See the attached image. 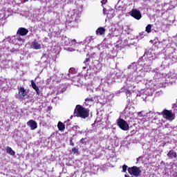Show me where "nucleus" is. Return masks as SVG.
<instances>
[{
	"instance_id": "1",
	"label": "nucleus",
	"mask_w": 177,
	"mask_h": 177,
	"mask_svg": "<svg viewBox=\"0 0 177 177\" xmlns=\"http://www.w3.org/2000/svg\"><path fill=\"white\" fill-rule=\"evenodd\" d=\"M80 15L81 12H80V10L78 9H75L71 12V17L69 21L70 27H77L80 21Z\"/></svg>"
},
{
	"instance_id": "2",
	"label": "nucleus",
	"mask_w": 177,
	"mask_h": 177,
	"mask_svg": "<svg viewBox=\"0 0 177 177\" xmlns=\"http://www.w3.org/2000/svg\"><path fill=\"white\" fill-rule=\"evenodd\" d=\"M73 116L81 117V118L84 119L87 118V117H89V110L85 107H82L80 105H77L73 113Z\"/></svg>"
},
{
	"instance_id": "3",
	"label": "nucleus",
	"mask_w": 177,
	"mask_h": 177,
	"mask_svg": "<svg viewBox=\"0 0 177 177\" xmlns=\"http://www.w3.org/2000/svg\"><path fill=\"white\" fill-rule=\"evenodd\" d=\"M117 124L119 128L122 131H129V124L127 121L124 120L122 118H119L117 120Z\"/></svg>"
},
{
	"instance_id": "4",
	"label": "nucleus",
	"mask_w": 177,
	"mask_h": 177,
	"mask_svg": "<svg viewBox=\"0 0 177 177\" xmlns=\"http://www.w3.org/2000/svg\"><path fill=\"white\" fill-rule=\"evenodd\" d=\"M128 172L130 175H133V176H140V174H142V171L140 169L136 166H133V167H129L128 169Z\"/></svg>"
},
{
	"instance_id": "5",
	"label": "nucleus",
	"mask_w": 177,
	"mask_h": 177,
	"mask_svg": "<svg viewBox=\"0 0 177 177\" xmlns=\"http://www.w3.org/2000/svg\"><path fill=\"white\" fill-rule=\"evenodd\" d=\"M142 59H146V62H147V60H151V62H153V60H154V56L151 53V49H146Z\"/></svg>"
},
{
	"instance_id": "6",
	"label": "nucleus",
	"mask_w": 177,
	"mask_h": 177,
	"mask_svg": "<svg viewBox=\"0 0 177 177\" xmlns=\"http://www.w3.org/2000/svg\"><path fill=\"white\" fill-rule=\"evenodd\" d=\"M75 74H77V71L74 68H71L65 78H66V80H71V81L74 82L75 80Z\"/></svg>"
},
{
	"instance_id": "7",
	"label": "nucleus",
	"mask_w": 177,
	"mask_h": 177,
	"mask_svg": "<svg viewBox=\"0 0 177 177\" xmlns=\"http://www.w3.org/2000/svg\"><path fill=\"white\" fill-rule=\"evenodd\" d=\"M152 73L154 75L153 80H147V82H157L156 80H160V78L162 77V75H161L158 69H153Z\"/></svg>"
},
{
	"instance_id": "8",
	"label": "nucleus",
	"mask_w": 177,
	"mask_h": 177,
	"mask_svg": "<svg viewBox=\"0 0 177 177\" xmlns=\"http://www.w3.org/2000/svg\"><path fill=\"white\" fill-rule=\"evenodd\" d=\"M130 15L131 17L136 19V20H140L142 19V13H140V11L139 10H131V11L130 12Z\"/></svg>"
},
{
	"instance_id": "9",
	"label": "nucleus",
	"mask_w": 177,
	"mask_h": 177,
	"mask_svg": "<svg viewBox=\"0 0 177 177\" xmlns=\"http://www.w3.org/2000/svg\"><path fill=\"white\" fill-rule=\"evenodd\" d=\"M30 48L31 49H35V50L42 49V41L35 39L31 43Z\"/></svg>"
},
{
	"instance_id": "10",
	"label": "nucleus",
	"mask_w": 177,
	"mask_h": 177,
	"mask_svg": "<svg viewBox=\"0 0 177 177\" xmlns=\"http://www.w3.org/2000/svg\"><path fill=\"white\" fill-rule=\"evenodd\" d=\"M163 117L167 118V120H169V121H172L175 119V115L172 113L171 111L165 110L163 111Z\"/></svg>"
},
{
	"instance_id": "11",
	"label": "nucleus",
	"mask_w": 177,
	"mask_h": 177,
	"mask_svg": "<svg viewBox=\"0 0 177 177\" xmlns=\"http://www.w3.org/2000/svg\"><path fill=\"white\" fill-rule=\"evenodd\" d=\"M97 99V97H90L86 98L84 102L85 106H88L89 107H91L93 103H95V102L97 103L99 102Z\"/></svg>"
},
{
	"instance_id": "12",
	"label": "nucleus",
	"mask_w": 177,
	"mask_h": 177,
	"mask_svg": "<svg viewBox=\"0 0 177 177\" xmlns=\"http://www.w3.org/2000/svg\"><path fill=\"white\" fill-rule=\"evenodd\" d=\"M27 125L30 128L31 131H35L37 128H38V123L35 122L34 120H30L29 121L27 122Z\"/></svg>"
},
{
	"instance_id": "13",
	"label": "nucleus",
	"mask_w": 177,
	"mask_h": 177,
	"mask_svg": "<svg viewBox=\"0 0 177 177\" xmlns=\"http://www.w3.org/2000/svg\"><path fill=\"white\" fill-rule=\"evenodd\" d=\"M75 45H77V41H75V39H71L69 45L68 46L69 47L66 48V50L68 52H74V50H75Z\"/></svg>"
},
{
	"instance_id": "14",
	"label": "nucleus",
	"mask_w": 177,
	"mask_h": 177,
	"mask_svg": "<svg viewBox=\"0 0 177 177\" xmlns=\"http://www.w3.org/2000/svg\"><path fill=\"white\" fill-rule=\"evenodd\" d=\"M151 64H153V61L147 60L146 63L144 64V71L149 73V71H151Z\"/></svg>"
},
{
	"instance_id": "15",
	"label": "nucleus",
	"mask_w": 177,
	"mask_h": 177,
	"mask_svg": "<svg viewBox=\"0 0 177 177\" xmlns=\"http://www.w3.org/2000/svg\"><path fill=\"white\" fill-rule=\"evenodd\" d=\"M139 67H140V65H139V64H138L137 62H133L128 66V68L129 70H130V71H133L135 73V71H136L138 68H139Z\"/></svg>"
},
{
	"instance_id": "16",
	"label": "nucleus",
	"mask_w": 177,
	"mask_h": 177,
	"mask_svg": "<svg viewBox=\"0 0 177 177\" xmlns=\"http://www.w3.org/2000/svg\"><path fill=\"white\" fill-rule=\"evenodd\" d=\"M17 34L22 36L27 35V34H28V29L25 28H19L17 30Z\"/></svg>"
},
{
	"instance_id": "17",
	"label": "nucleus",
	"mask_w": 177,
	"mask_h": 177,
	"mask_svg": "<svg viewBox=\"0 0 177 177\" xmlns=\"http://www.w3.org/2000/svg\"><path fill=\"white\" fill-rule=\"evenodd\" d=\"M167 156L169 160H172V158H176L177 157L176 152H175V151H174L173 149L170 150L167 153Z\"/></svg>"
},
{
	"instance_id": "18",
	"label": "nucleus",
	"mask_w": 177,
	"mask_h": 177,
	"mask_svg": "<svg viewBox=\"0 0 177 177\" xmlns=\"http://www.w3.org/2000/svg\"><path fill=\"white\" fill-rule=\"evenodd\" d=\"M30 82H31L32 88L35 91V92L37 93V95H39V94L41 93V91H39V88L37 86V84L34 82V80H31Z\"/></svg>"
},
{
	"instance_id": "19",
	"label": "nucleus",
	"mask_w": 177,
	"mask_h": 177,
	"mask_svg": "<svg viewBox=\"0 0 177 177\" xmlns=\"http://www.w3.org/2000/svg\"><path fill=\"white\" fill-rule=\"evenodd\" d=\"M89 58H86L84 62V64H85V66L82 67V75H84V71H87L86 68H88V65L89 64Z\"/></svg>"
},
{
	"instance_id": "20",
	"label": "nucleus",
	"mask_w": 177,
	"mask_h": 177,
	"mask_svg": "<svg viewBox=\"0 0 177 177\" xmlns=\"http://www.w3.org/2000/svg\"><path fill=\"white\" fill-rule=\"evenodd\" d=\"M106 32V29L104 28L100 27L96 30L97 35H103Z\"/></svg>"
},
{
	"instance_id": "21",
	"label": "nucleus",
	"mask_w": 177,
	"mask_h": 177,
	"mask_svg": "<svg viewBox=\"0 0 177 177\" xmlns=\"http://www.w3.org/2000/svg\"><path fill=\"white\" fill-rule=\"evenodd\" d=\"M19 99H20L21 97H24V96H26V95H27V93L26 92V90L24 89V88H21L19 90Z\"/></svg>"
},
{
	"instance_id": "22",
	"label": "nucleus",
	"mask_w": 177,
	"mask_h": 177,
	"mask_svg": "<svg viewBox=\"0 0 177 177\" xmlns=\"http://www.w3.org/2000/svg\"><path fill=\"white\" fill-rule=\"evenodd\" d=\"M91 42H93V37L88 36L84 40V44L89 45Z\"/></svg>"
},
{
	"instance_id": "23",
	"label": "nucleus",
	"mask_w": 177,
	"mask_h": 177,
	"mask_svg": "<svg viewBox=\"0 0 177 177\" xmlns=\"http://www.w3.org/2000/svg\"><path fill=\"white\" fill-rule=\"evenodd\" d=\"M6 153H8V154H10V156H15V154H16V152H15V151H13V149H12L10 147H6Z\"/></svg>"
},
{
	"instance_id": "24",
	"label": "nucleus",
	"mask_w": 177,
	"mask_h": 177,
	"mask_svg": "<svg viewBox=\"0 0 177 177\" xmlns=\"http://www.w3.org/2000/svg\"><path fill=\"white\" fill-rule=\"evenodd\" d=\"M123 31H125V32H127V34H131V32H132V29L131 28H129V26L126 25L124 26H123Z\"/></svg>"
},
{
	"instance_id": "25",
	"label": "nucleus",
	"mask_w": 177,
	"mask_h": 177,
	"mask_svg": "<svg viewBox=\"0 0 177 177\" xmlns=\"http://www.w3.org/2000/svg\"><path fill=\"white\" fill-rule=\"evenodd\" d=\"M57 127H58V129L59 131H62V132L64 131V129H66V125H64V124H63V122H59L57 124Z\"/></svg>"
},
{
	"instance_id": "26",
	"label": "nucleus",
	"mask_w": 177,
	"mask_h": 177,
	"mask_svg": "<svg viewBox=\"0 0 177 177\" xmlns=\"http://www.w3.org/2000/svg\"><path fill=\"white\" fill-rule=\"evenodd\" d=\"M70 40H71V39H68V38H67V37H65L64 39V45L65 46H68V45H70Z\"/></svg>"
},
{
	"instance_id": "27",
	"label": "nucleus",
	"mask_w": 177,
	"mask_h": 177,
	"mask_svg": "<svg viewBox=\"0 0 177 177\" xmlns=\"http://www.w3.org/2000/svg\"><path fill=\"white\" fill-rule=\"evenodd\" d=\"M71 153H73L74 154H76V156H78L80 154V151H78V149L74 147L71 150Z\"/></svg>"
},
{
	"instance_id": "28",
	"label": "nucleus",
	"mask_w": 177,
	"mask_h": 177,
	"mask_svg": "<svg viewBox=\"0 0 177 177\" xmlns=\"http://www.w3.org/2000/svg\"><path fill=\"white\" fill-rule=\"evenodd\" d=\"M146 32L148 33L151 32V24H149L146 27Z\"/></svg>"
},
{
	"instance_id": "29",
	"label": "nucleus",
	"mask_w": 177,
	"mask_h": 177,
	"mask_svg": "<svg viewBox=\"0 0 177 177\" xmlns=\"http://www.w3.org/2000/svg\"><path fill=\"white\" fill-rule=\"evenodd\" d=\"M130 86H129V89L125 91V93L127 97L131 96V90L129 89Z\"/></svg>"
},
{
	"instance_id": "30",
	"label": "nucleus",
	"mask_w": 177,
	"mask_h": 177,
	"mask_svg": "<svg viewBox=\"0 0 177 177\" xmlns=\"http://www.w3.org/2000/svg\"><path fill=\"white\" fill-rule=\"evenodd\" d=\"M127 169H128V166H127L126 165H124L122 166V172H127Z\"/></svg>"
},
{
	"instance_id": "31",
	"label": "nucleus",
	"mask_w": 177,
	"mask_h": 177,
	"mask_svg": "<svg viewBox=\"0 0 177 177\" xmlns=\"http://www.w3.org/2000/svg\"><path fill=\"white\" fill-rule=\"evenodd\" d=\"M80 143H82V145H86V138H82L80 140Z\"/></svg>"
},
{
	"instance_id": "32",
	"label": "nucleus",
	"mask_w": 177,
	"mask_h": 177,
	"mask_svg": "<svg viewBox=\"0 0 177 177\" xmlns=\"http://www.w3.org/2000/svg\"><path fill=\"white\" fill-rule=\"evenodd\" d=\"M65 124H66V128H68V127L71 125V123L70 122V119H68V120L65 122Z\"/></svg>"
},
{
	"instance_id": "33",
	"label": "nucleus",
	"mask_w": 177,
	"mask_h": 177,
	"mask_svg": "<svg viewBox=\"0 0 177 177\" xmlns=\"http://www.w3.org/2000/svg\"><path fill=\"white\" fill-rule=\"evenodd\" d=\"M140 161H143V156L137 158V162H140Z\"/></svg>"
},
{
	"instance_id": "34",
	"label": "nucleus",
	"mask_w": 177,
	"mask_h": 177,
	"mask_svg": "<svg viewBox=\"0 0 177 177\" xmlns=\"http://www.w3.org/2000/svg\"><path fill=\"white\" fill-rule=\"evenodd\" d=\"M59 2V5H62V3H64L66 2V0H58Z\"/></svg>"
},
{
	"instance_id": "35",
	"label": "nucleus",
	"mask_w": 177,
	"mask_h": 177,
	"mask_svg": "<svg viewBox=\"0 0 177 177\" xmlns=\"http://www.w3.org/2000/svg\"><path fill=\"white\" fill-rule=\"evenodd\" d=\"M101 3H102V5H106V3H107V0H102V1H101Z\"/></svg>"
},
{
	"instance_id": "36",
	"label": "nucleus",
	"mask_w": 177,
	"mask_h": 177,
	"mask_svg": "<svg viewBox=\"0 0 177 177\" xmlns=\"http://www.w3.org/2000/svg\"><path fill=\"white\" fill-rule=\"evenodd\" d=\"M142 73V70H139V72L138 73V77H142V75H141V73Z\"/></svg>"
},
{
	"instance_id": "37",
	"label": "nucleus",
	"mask_w": 177,
	"mask_h": 177,
	"mask_svg": "<svg viewBox=\"0 0 177 177\" xmlns=\"http://www.w3.org/2000/svg\"><path fill=\"white\" fill-rule=\"evenodd\" d=\"M103 13H104V15H107V10H106V8H104V9H103Z\"/></svg>"
},
{
	"instance_id": "38",
	"label": "nucleus",
	"mask_w": 177,
	"mask_h": 177,
	"mask_svg": "<svg viewBox=\"0 0 177 177\" xmlns=\"http://www.w3.org/2000/svg\"><path fill=\"white\" fill-rule=\"evenodd\" d=\"M147 91V92H150V91H151L149 95H153V91H151V89H149V88H148Z\"/></svg>"
},
{
	"instance_id": "39",
	"label": "nucleus",
	"mask_w": 177,
	"mask_h": 177,
	"mask_svg": "<svg viewBox=\"0 0 177 177\" xmlns=\"http://www.w3.org/2000/svg\"><path fill=\"white\" fill-rule=\"evenodd\" d=\"M138 117H142V111L138 112Z\"/></svg>"
},
{
	"instance_id": "40",
	"label": "nucleus",
	"mask_w": 177,
	"mask_h": 177,
	"mask_svg": "<svg viewBox=\"0 0 177 177\" xmlns=\"http://www.w3.org/2000/svg\"><path fill=\"white\" fill-rule=\"evenodd\" d=\"M80 129V127L78 126L73 127V129Z\"/></svg>"
},
{
	"instance_id": "41",
	"label": "nucleus",
	"mask_w": 177,
	"mask_h": 177,
	"mask_svg": "<svg viewBox=\"0 0 177 177\" xmlns=\"http://www.w3.org/2000/svg\"><path fill=\"white\" fill-rule=\"evenodd\" d=\"M70 145H71V146H74V142H73V140H71Z\"/></svg>"
},
{
	"instance_id": "42",
	"label": "nucleus",
	"mask_w": 177,
	"mask_h": 177,
	"mask_svg": "<svg viewBox=\"0 0 177 177\" xmlns=\"http://www.w3.org/2000/svg\"><path fill=\"white\" fill-rule=\"evenodd\" d=\"M145 35V32H141V33H140V35L142 37V36H143Z\"/></svg>"
},
{
	"instance_id": "43",
	"label": "nucleus",
	"mask_w": 177,
	"mask_h": 177,
	"mask_svg": "<svg viewBox=\"0 0 177 177\" xmlns=\"http://www.w3.org/2000/svg\"><path fill=\"white\" fill-rule=\"evenodd\" d=\"M109 36H110L111 38V37H114V35H113V34H109Z\"/></svg>"
},
{
	"instance_id": "44",
	"label": "nucleus",
	"mask_w": 177,
	"mask_h": 177,
	"mask_svg": "<svg viewBox=\"0 0 177 177\" xmlns=\"http://www.w3.org/2000/svg\"><path fill=\"white\" fill-rule=\"evenodd\" d=\"M124 176H125V177H131V176H129V174H125Z\"/></svg>"
},
{
	"instance_id": "45",
	"label": "nucleus",
	"mask_w": 177,
	"mask_h": 177,
	"mask_svg": "<svg viewBox=\"0 0 177 177\" xmlns=\"http://www.w3.org/2000/svg\"><path fill=\"white\" fill-rule=\"evenodd\" d=\"M82 46H84V44H80V48H82Z\"/></svg>"
},
{
	"instance_id": "46",
	"label": "nucleus",
	"mask_w": 177,
	"mask_h": 177,
	"mask_svg": "<svg viewBox=\"0 0 177 177\" xmlns=\"http://www.w3.org/2000/svg\"><path fill=\"white\" fill-rule=\"evenodd\" d=\"M100 46H102V45H98V49H100Z\"/></svg>"
},
{
	"instance_id": "47",
	"label": "nucleus",
	"mask_w": 177,
	"mask_h": 177,
	"mask_svg": "<svg viewBox=\"0 0 177 177\" xmlns=\"http://www.w3.org/2000/svg\"><path fill=\"white\" fill-rule=\"evenodd\" d=\"M73 115H71V116L70 117L71 120H72V119H73Z\"/></svg>"
},
{
	"instance_id": "48",
	"label": "nucleus",
	"mask_w": 177,
	"mask_h": 177,
	"mask_svg": "<svg viewBox=\"0 0 177 177\" xmlns=\"http://www.w3.org/2000/svg\"><path fill=\"white\" fill-rule=\"evenodd\" d=\"M24 1H25V2H28V0H24Z\"/></svg>"
},
{
	"instance_id": "49",
	"label": "nucleus",
	"mask_w": 177,
	"mask_h": 177,
	"mask_svg": "<svg viewBox=\"0 0 177 177\" xmlns=\"http://www.w3.org/2000/svg\"><path fill=\"white\" fill-rule=\"evenodd\" d=\"M127 85H129V84L128 83V82H127Z\"/></svg>"
},
{
	"instance_id": "50",
	"label": "nucleus",
	"mask_w": 177,
	"mask_h": 177,
	"mask_svg": "<svg viewBox=\"0 0 177 177\" xmlns=\"http://www.w3.org/2000/svg\"><path fill=\"white\" fill-rule=\"evenodd\" d=\"M102 55H103V53H101V54H100V56H102Z\"/></svg>"
},
{
	"instance_id": "51",
	"label": "nucleus",
	"mask_w": 177,
	"mask_h": 177,
	"mask_svg": "<svg viewBox=\"0 0 177 177\" xmlns=\"http://www.w3.org/2000/svg\"><path fill=\"white\" fill-rule=\"evenodd\" d=\"M170 3H172V1H170Z\"/></svg>"
},
{
	"instance_id": "52",
	"label": "nucleus",
	"mask_w": 177,
	"mask_h": 177,
	"mask_svg": "<svg viewBox=\"0 0 177 177\" xmlns=\"http://www.w3.org/2000/svg\"><path fill=\"white\" fill-rule=\"evenodd\" d=\"M55 71H56V68H55Z\"/></svg>"
},
{
	"instance_id": "53",
	"label": "nucleus",
	"mask_w": 177,
	"mask_h": 177,
	"mask_svg": "<svg viewBox=\"0 0 177 177\" xmlns=\"http://www.w3.org/2000/svg\"><path fill=\"white\" fill-rule=\"evenodd\" d=\"M132 80H136V78H134V79H133V78H132Z\"/></svg>"
},
{
	"instance_id": "54",
	"label": "nucleus",
	"mask_w": 177,
	"mask_h": 177,
	"mask_svg": "<svg viewBox=\"0 0 177 177\" xmlns=\"http://www.w3.org/2000/svg\"><path fill=\"white\" fill-rule=\"evenodd\" d=\"M90 172H92V170H91Z\"/></svg>"
}]
</instances>
